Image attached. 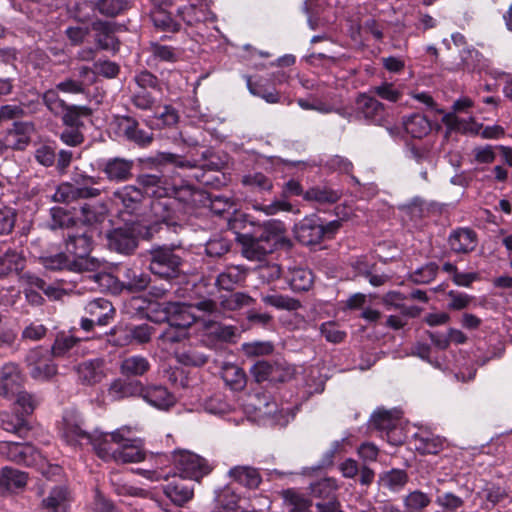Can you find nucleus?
<instances>
[{
	"label": "nucleus",
	"instance_id": "20e7f679",
	"mask_svg": "<svg viewBox=\"0 0 512 512\" xmlns=\"http://www.w3.org/2000/svg\"><path fill=\"white\" fill-rule=\"evenodd\" d=\"M150 271L161 278H174L180 272L182 259L172 247L159 246L150 251Z\"/></svg>",
	"mask_w": 512,
	"mask_h": 512
},
{
	"label": "nucleus",
	"instance_id": "4d7b16f0",
	"mask_svg": "<svg viewBox=\"0 0 512 512\" xmlns=\"http://www.w3.org/2000/svg\"><path fill=\"white\" fill-rule=\"evenodd\" d=\"M124 339H117L115 343L117 345L128 344L130 339L136 340L138 343H146L151 339L152 327L148 324H142L134 326L129 332L123 331Z\"/></svg>",
	"mask_w": 512,
	"mask_h": 512
},
{
	"label": "nucleus",
	"instance_id": "b1692460",
	"mask_svg": "<svg viewBox=\"0 0 512 512\" xmlns=\"http://www.w3.org/2000/svg\"><path fill=\"white\" fill-rule=\"evenodd\" d=\"M91 433L85 431L80 423L72 421L69 416H65L63 419L62 437L69 445H82L84 443L89 444L92 439Z\"/></svg>",
	"mask_w": 512,
	"mask_h": 512
},
{
	"label": "nucleus",
	"instance_id": "1a4fd4ad",
	"mask_svg": "<svg viewBox=\"0 0 512 512\" xmlns=\"http://www.w3.org/2000/svg\"><path fill=\"white\" fill-rule=\"evenodd\" d=\"M23 375L19 366L13 362L6 363L0 369V396L7 399H14L15 393L23 388Z\"/></svg>",
	"mask_w": 512,
	"mask_h": 512
},
{
	"label": "nucleus",
	"instance_id": "ddd939ff",
	"mask_svg": "<svg viewBox=\"0 0 512 512\" xmlns=\"http://www.w3.org/2000/svg\"><path fill=\"white\" fill-rule=\"evenodd\" d=\"M478 243L477 234L470 228H458L453 230L448 237V245L456 254L472 252Z\"/></svg>",
	"mask_w": 512,
	"mask_h": 512
},
{
	"label": "nucleus",
	"instance_id": "0eeeda50",
	"mask_svg": "<svg viewBox=\"0 0 512 512\" xmlns=\"http://www.w3.org/2000/svg\"><path fill=\"white\" fill-rule=\"evenodd\" d=\"M255 381L260 383L284 382L291 378L292 370L277 362H269L265 360L257 361L250 369Z\"/></svg>",
	"mask_w": 512,
	"mask_h": 512
},
{
	"label": "nucleus",
	"instance_id": "4468645a",
	"mask_svg": "<svg viewBox=\"0 0 512 512\" xmlns=\"http://www.w3.org/2000/svg\"><path fill=\"white\" fill-rule=\"evenodd\" d=\"M141 398L146 403L159 410H168L176 403L174 395L162 385H143Z\"/></svg>",
	"mask_w": 512,
	"mask_h": 512
},
{
	"label": "nucleus",
	"instance_id": "412c9836",
	"mask_svg": "<svg viewBox=\"0 0 512 512\" xmlns=\"http://www.w3.org/2000/svg\"><path fill=\"white\" fill-rule=\"evenodd\" d=\"M85 312L98 325H106L114 315V308L110 301L104 298H96L85 306Z\"/></svg>",
	"mask_w": 512,
	"mask_h": 512
},
{
	"label": "nucleus",
	"instance_id": "dca6fc26",
	"mask_svg": "<svg viewBox=\"0 0 512 512\" xmlns=\"http://www.w3.org/2000/svg\"><path fill=\"white\" fill-rule=\"evenodd\" d=\"M237 239L242 244L245 257L250 260H262L267 254L272 253L271 246L265 244L257 235L238 234Z\"/></svg>",
	"mask_w": 512,
	"mask_h": 512
},
{
	"label": "nucleus",
	"instance_id": "4c0bfd02",
	"mask_svg": "<svg viewBox=\"0 0 512 512\" xmlns=\"http://www.w3.org/2000/svg\"><path fill=\"white\" fill-rule=\"evenodd\" d=\"M399 210L405 218L411 221H417L428 215L430 211V204L421 197H414L407 203L399 205Z\"/></svg>",
	"mask_w": 512,
	"mask_h": 512
},
{
	"label": "nucleus",
	"instance_id": "6e6d98bb",
	"mask_svg": "<svg viewBox=\"0 0 512 512\" xmlns=\"http://www.w3.org/2000/svg\"><path fill=\"white\" fill-rule=\"evenodd\" d=\"M151 20L154 26L162 31L177 32L180 25L174 21L167 11L158 7L151 12Z\"/></svg>",
	"mask_w": 512,
	"mask_h": 512
},
{
	"label": "nucleus",
	"instance_id": "f8f14e48",
	"mask_svg": "<svg viewBox=\"0 0 512 512\" xmlns=\"http://www.w3.org/2000/svg\"><path fill=\"white\" fill-rule=\"evenodd\" d=\"M78 380L84 385H95L101 382L106 374L102 359H88L74 367Z\"/></svg>",
	"mask_w": 512,
	"mask_h": 512
},
{
	"label": "nucleus",
	"instance_id": "393cba45",
	"mask_svg": "<svg viewBox=\"0 0 512 512\" xmlns=\"http://www.w3.org/2000/svg\"><path fill=\"white\" fill-rule=\"evenodd\" d=\"M123 133L125 137L141 147L150 145L153 141V133L140 128L139 123L132 117H124Z\"/></svg>",
	"mask_w": 512,
	"mask_h": 512
},
{
	"label": "nucleus",
	"instance_id": "f3484780",
	"mask_svg": "<svg viewBox=\"0 0 512 512\" xmlns=\"http://www.w3.org/2000/svg\"><path fill=\"white\" fill-rule=\"evenodd\" d=\"M33 131L34 125L31 122H14L5 137V145L12 149L22 150L28 145Z\"/></svg>",
	"mask_w": 512,
	"mask_h": 512
},
{
	"label": "nucleus",
	"instance_id": "7c9ffc66",
	"mask_svg": "<svg viewBox=\"0 0 512 512\" xmlns=\"http://www.w3.org/2000/svg\"><path fill=\"white\" fill-rule=\"evenodd\" d=\"M145 457L146 452L142 442L136 439L129 444H125L124 447L117 449L115 462L121 464L138 463L143 461Z\"/></svg>",
	"mask_w": 512,
	"mask_h": 512
},
{
	"label": "nucleus",
	"instance_id": "c03bdc74",
	"mask_svg": "<svg viewBox=\"0 0 512 512\" xmlns=\"http://www.w3.org/2000/svg\"><path fill=\"white\" fill-rule=\"evenodd\" d=\"M462 68L468 71L481 70L486 66V59L475 48L468 47L460 52Z\"/></svg>",
	"mask_w": 512,
	"mask_h": 512
},
{
	"label": "nucleus",
	"instance_id": "2f4dec72",
	"mask_svg": "<svg viewBox=\"0 0 512 512\" xmlns=\"http://www.w3.org/2000/svg\"><path fill=\"white\" fill-rule=\"evenodd\" d=\"M162 200L159 198L151 204V210L156 218L157 223L165 224L166 226H174L177 224L175 211L172 209L173 201L171 198L164 197Z\"/></svg>",
	"mask_w": 512,
	"mask_h": 512
},
{
	"label": "nucleus",
	"instance_id": "72a5a7b5",
	"mask_svg": "<svg viewBox=\"0 0 512 512\" xmlns=\"http://www.w3.org/2000/svg\"><path fill=\"white\" fill-rule=\"evenodd\" d=\"M221 377L231 390L240 391L246 386V374L242 368L233 363H224Z\"/></svg>",
	"mask_w": 512,
	"mask_h": 512
},
{
	"label": "nucleus",
	"instance_id": "c756f323",
	"mask_svg": "<svg viewBox=\"0 0 512 512\" xmlns=\"http://www.w3.org/2000/svg\"><path fill=\"white\" fill-rule=\"evenodd\" d=\"M443 445V440L430 432L421 431L414 435L415 449L421 454H437Z\"/></svg>",
	"mask_w": 512,
	"mask_h": 512
},
{
	"label": "nucleus",
	"instance_id": "5701e85b",
	"mask_svg": "<svg viewBox=\"0 0 512 512\" xmlns=\"http://www.w3.org/2000/svg\"><path fill=\"white\" fill-rule=\"evenodd\" d=\"M120 272L122 274V280L119 284L123 289L129 292H140L146 289L151 281L147 273L137 268L125 267Z\"/></svg>",
	"mask_w": 512,
	"mask_h": 512
},
{
	"label": "nucleus",
	"instance_id": "680f3d73",
	"mask_svg": "<svg viewBox=\"0 0 512 512\" xmlns=\"http://www.w3.org/2000/svg\"><path fill=\"white\" fill-rule=\"evenodd\" d=\"M129 3L126 0H98L95 8L104 16L114 17L127 10Z\"/></svg>",
	"mask_w": 512,
	"mask_h": 512
},
{
	"label": "nucleus",
	"instance_id": "c9c22d12",
	"mask_svg": "<svg viewBox=\"0 0 512 512\" xmlns=\"http://www.w3.org/2000/svg\"><path fill=\"white\" fill-rule=\"evenodd\" d=\"M341 197V192L328 186H314L308 189L303 198L307 201H314L319 204H333Z\"/></svg>",
	"mask_w": 512,
	"mask_h": 512
},
{
	"label": "nucleus",
	"instance_id": "3c124183",
	"mask_svg": "<svg viewBox=\"0 0 512 512\" xmlns=\"http://www.w3.org/2000/svg\"><path fill=\"white\" fill-rule=\"evenodd\" d=\"M297 104L303 110H313L321 114H329L333 112L340 113L333 103L324 101L316 96H310L307 99L299 98L297 100Z\"/></svg>",
	"mask_w": 512,
	"mask_h": 512
},
{
	"label": "nucleus",
	"instance_id": "2eb2a0df",
	"mask_svg": "<svg viewBox=\"0 0 512 512\" xmlns=\"http://www.w3.org/2000/svg\"><path fill=\"white\" fill-rule=\"evenodd\" d=\"M71 497L65 486H55L41 502V512H68Z\"/></svg>",
	"mask_w": 512,
	"mask_h": 512
},
{
	"label": "nucleus",
	"instance_id": "bb28decb",
	"mask_svg": "<svg viewBox=\"0 0 512 512\" xmlns=\"http://www.w3.org/2000/svg\"><path fill=\"white\" fill-rule=\"evenodd\" d=\"M265 244L271 246L272 252L285 237V226L279 220H269L262 225L261 233L257 235Z\"/></svg>",
	"mask_w": 512,
	"mask_h": 512
},
{
	"label": "nucleus",
	"instance_id": "6ab92c4d",
	"mask_svg": "<svg viewBox=\"0 0 512 512\" xmlns=\"http://www.w3.org/2000/svg\"><path fill=\"white\" fill-rule=\"evenodd\" d=\"M163 492L175 505L182 506L192 499L194 489L191 483L180 477L165 485Z\"/></svg>",
	"mask_w": 512,
	"mask_h": 512
},
{
	"label": "nucleus",
	"instance_id": "423d86ee",
	"mask_svg": "<svg viewBox=\"0 0 512 512\" xmlns=\"http://www.w3.org/2000/svg\"><path fill=\"white\" fill-rule=\"evenodd\" d=\"M248 408L255 410V418L271 419L275 424L285 426L293 415L288 409H278L277 403L266 393H258L251 397Z\"/></svg>",
	"mask_w": 512,
	"mask_h": 512
},
{
	"label": "nucleus",
	"instance_id": "9d476101",
	"mask_svg": "<svg viewBox=\"0 0 512 512\" xmlns=\"http://www.w3.org/2000/svg\"><path fill=\"white\" fill-rule=\"evenodd\" d=\"M298 240L305 245H314L324 238L323 223L316 215L305 217L296 226Z\"/></svg>",
	"mask_w": 512,
	"mask_h": 512
},
{
	"label": "nucleus",
	"instance_id": "37998d69",
	"mask_svg": "<svg viewBox=\"0 0 512 512\" xmlns=\"http://www.w3.org/2000/svg\"><path fill=\"white\" fill-rule=\"evenodd\" d=\"M404 128L413 138H422L431 129L428 119L421 114H413L404 121Z\"/></svg>",
	"mask_w": 512,
	"mask_h": 512
},
{
	"label": "nucleus",
	"instance_id": "58836bf2",
	"mask_svg": "<svg viewBox=\"0 0 512 512\" xmlns=\"http://www.w3.org/2000/svg\"><path fill=\"white\" fill-rule=\"evenodd\" d=\"M245 277L246 272L242 267L228 266L218 275L216 285L221 289L230 291L235 287V285L242 282Z\"/></svg>",
	"mask_w": 512,
	"mask_h": 512
},
{
	"label": "nucleus",
	"instance_id": "aec40b11",
	"mask_svg": "<svg viewBox=\"0 0 512 512\" xmlns=\"http://www.w3.org/2000/svg\"><path fill=\"white\" fill-rule=\"evenodd\" d=\"M358 112L367 120L373 123H380L384 119V105L377 99L361 94L356 100Z\"/></svg>",
	"mask_w": 512,
	"mask_h": 512
},
{
	"label": "nucleus",
	"instance_id": "6e6552de",
	"mask_svg": "<svg viewBox=\"0 0 512 512\" xmlns=\"http://www.w3.org/2000/svg\"><path fill=\"white\" fill-rule=\"evenodd\" d=\"M98 169L102 171L108 180L113 182H125L132 177L133 160L113 157L98 161Z\"/></svg>",
	"mask_w": 512,
	"mask_h": 512
},
{
	"label": "nucleus",
	"instance_id": "774afa93",
	"mask_svg": "<svg viewBox=\"0 0 512 512\" xmlns=\"http://www.w3.org/2000/svg\"><path fill=\"white\" fill-rule=\"evenodd\" d=\"M321 335L330 343H341L347 334L341 330L337 323L333 321L324 322L319 327Z\"/></svg>",
	"mask_w": 512,
	"mask_h": 512
},
{
	"label": "nucleus",
	"instance_id": "f03ea898",
	"mask_svg": "<svg viewBox=\"0 0 512 512\" xmlns=\"http://www.w3.org/2000/svg\"><path fill=\"white\" fill-rule=\"evenodd\" d=\"M92 243V235L87 226L77 227L75 231L67 233L66 250L74 256L71 262V271H96L100 268V261L89 257Z\"/></svg>",
	"mask_w": 512,
	"mask_h": 512
},
{
	"label": "nucleus",
	"instance_id": "8fccbe9b",
	"mask_svg": "<svg viewBox=\"0 0 512 512\" xmlns=\"http://www.w3.org/2000/svg\"><path fill=\"white\" fill-rule=\"evenodd\" d=\"M430 503V497L420 490L410 492L403 499L406 512H422Z\"/></svg>",
	"mask_w": 512,
	"mask_h": 512
},
{
	"label": "nucleus",
	"instance_id": "0e129e2a",
	"mask_svg": "<svg viewBox=\"0 0 512 512\" xmlns=\"http://www.w3.org/2000/svg\"><path fill=\"white\" fill-rule=\"evenodd\" d=\"M438 265L434 262H429L410 274V279L416 284H428L433 281L438 273Z\"/></svg>",
	"mask_w": 512,
	"mask_h": 512
},
{
	"label": "nucleus",
	"instance_id": "a878e982",
	"mask_svg": "<svg viewBox=\"0 0 512 512\" xmlns=\"http://www.w3.org/2000/svg\"><path fill=\"white\" fill-rule=\"evenodd\" d=\"M230 478L249 489H255L262 481L259 471L251 466H235L228 472Z\"/></svg>",
	"mask_w": 512,
	"mask_h": 512
},
{
	"label": "nucleus",
	"instance_id": "473e14b6",
	"mask_svg": "<svg viewBox=\"0 0 512 512\" xmlns=\"http://www.w3.org/2000/svg\"><path fill=\"white\" fill-rule=\"evenodd\" d=\"M89 444L93 446L98 457L104 461L115 462L117 449L113 447L112 444L114 443L111 441L109 434L95 432Z\"/></svg>",
	"mask_w": 512,
	"mask_h": 512
},
{
	"label": "nucleus",
	"instance_id": "5fc2aeb1",
	"mask_svg": "<svg viewBox=\"0 0 512 512\" xmlns=\"http://www.w3.org/2000/svg\"><path fill=\"white\" fill-rule=\"evenodd\" d=\"M337 488L338 486L336 481L331 478H323L310 484L311 495L319 498L320 500H326L335 497Z\"/></svg>",
	"mask_w": 512,
	"mask_h": 512
},
{
	"label": "nucleus",
	"instance_id": "e433bc0d",
	"mask_svg": "<svg viewBox=\"0 0 512 512\" xmlns=\"http://www.w3.org/2000/svg\"><path fill=\"white\" fill-rule=\"evenodd\" d=\"M28 476L25 472L4 467L0 472V493L14 488H22L27 483Z\"/></svg>",
	"mask_w": 512,
	"mask_h": 512
},
{
	"label": "nucleus",
	"instance_id": "39448f33",
	"mask_svg": "<svg viewBox=\"0 0 512 512\" xmlns=\"http://www.w3.org/2000/svg\"><path fill=\"white\" fill-rule=\"evenodd\" d=\"M173 462L181 478L199 481L211 472L207 461L190 451L175 452Z\"/></svg>",
	"mask_w": 512,
	"mask_h": 512
},
{
	"label": "nucleus",
	"instance_id": "79ce46f5",
	"mask_svg": "<svg viewBox=\"0 0 512 512\" xmlns=\"http://www.w3.org/2000/svg\"><path fill=\"white\" fill-rule=\"evenodd\" d=\"M24 267V257L15 250H8L0 255V277L11 272H18Z\"/></svg>",
	"mask_w": 512,
	"mask_h": 512
},
{
	"label": "nucleus",
	"instance_id": "9b49d317",
	"mask_svg": "<svg viewBox=\"0 0 512 512\" xmlns=\"http://www.w3.org/2000/svg\"><path fill=\"white\" fill-rule=\"evenodd\" d=\"M143 199L142 190L133 185L123 186L113 193L114 203L121 205L123 211L128 214L136 213L140 209Z\"/></svg>",
	"mask_w": 512,
	"mask_h": 512
},
{
	"label": "nucleus",
	"instance_id": "09e8293b",
	"mask_svg": "<svg viewBox=\"0 0 512 512\" xmlns=\"http://www.w3.org/2000/svg\"><path fill=\"white\" fill-rule=\"evenodd\" d=\"M399 419V411L378 409L371 416V423L377 429L390 430L395 427Z\"/></svg>",
	"mask_w": 512,
	"mask_h": 512
},
{
	"label": "nucleus",
	"instance_id": "bf43d9fd",
	"mask_svg": "<svg viewBox=\"0 0 512 512\" xmlns=\"http://www.w3.org/2000/svg\"><path fill=\"white\" fill-rule=\"evenodd\" d=\"M285 507L286 512H313L310 500L290 490L285 493Z\"/></svg>",
	"mask_w": 512,
	"mask_h": 512
},
{
	"label": "nucleus",
	"instance_id": "f704fd0d",
	"mask_svg": "<svg viewBox=\"0 0 512 512\" xmlns=\"http://www.w3.org/2000/svg\"><path fill=\"white\" fill-rule=\"evenodd\" d=\"M177 13L187 25H194L212 19L211 11L203 5L190 4L179 7Z\"/></svg>",
	"mask_w": 512,
	"mask_h": 512
},
{
	"label": "nucleus",
	"instance_id": "13d9d810",
	"mask_svg": "<svg viewBox=\"0 0 512 512\" xmlns=\"http://www.w3.org/2000/svg\"><path fill=\"white\" fill-rule=\"evenodd\" d=\"M203 408L210 414L222 416L232 410V405L226 401L224 395L218 393L207 398L203 403Z\"/></svg>",
	"mask_w": 512,
	"mask_h": 512
},
{
	"label": "nucleus",
	"instance_id": "69168bd1",
	"mask_svg": "<svg viewBox=\"0 0 512 512\" xmlns=\"http://www.w3.org/2000/svg\"><path fill=\"white\" fill-rule=\"evenodd\" d=\"M51 214V229L70 228L75 224L73 217L68 211L61 207H53L50 209Z\"/></svg>",
	"mask_w": 512,
	"mask_h": 512
},
{
	"label": "nucleus",
	"instance_id": "a18cd8bd",
	"mask_svg": "<svg viewBox=\"0 0 512 512\" xmlns=\"http://www.w3.org/2000/svg\"><path fill=\"white\" fill-rule=\"evenodd\" d=\"M261 300L268 306L276 309L294 311L301 307L298 300L278 293L261 294Z\"/></svg>",
	"mask_w": 512,
	"mask_h": 512
},
{
	"label": "nucleus",
	"instance_id": "de8ad7c7",
	"mask_svg": "<svg viewBox=\"0 0 512 512\" xmlns=\"http://www.w3.org/2000/svg\"><path fill=\"white\" fill-rule=\"evenodd\" d=\"M179 115L175 108L170 105L162 107L161 111L155 113L147 122L151 127L163 128L175 125L178 122Z\"/></svg>",
	"mask_w": 512,
	"mask_h": 512
},
{
	"label": "nucleus",
	"instance_id": "a211bd4d",
	"mask_svg": "<svg viewBox=\"0 0 512 512\" xmlns=\"http://www.w3.org/2000/svg\"><path fill=\"white\" fill-rule=\"evenodd\" d=\"M143 391V384L138 380L117 378L113 380L108 388V395L112 400L140 396Z\"/></svg>",
	"mask_w": 512,
	"mask_h": 512
},
{
	"label": "nucleus",
	"instance_id": "ea45409f",
	"mask_svg": "<svg viewBox=\"0 0 512 512\" xmlns=\"http://www.w3.org/2000/svg\"><path fill=\"white\" fill-rule=\"evenodd\" d=\"M17 455L18 460H16V463L38 467L42 470V473L45 474L43 470L45 467V459L33 445L22 443Z\"/></svg>",
	"mask_w": 512,
	"mask_h": 512
},
{
	"label": "nucleus",
	"instance_id": "4be33fe9",
	"mask_svg": "<svg viewBox=\"0 0 512 512\" xmlns=\"http://www.w3.org/2000/svg\"><path fill=\"white\" fill-rule=\"evenodd\" d=\"M108 246L119 253L128 254L136 247V239L131 230L116 228L108 236Z\"/></svg>",
	"mask_w": 512,
	"mask_h": 512
},
{
	"label": "nucleus",
	"instance_id": "864d4df0",
	"mask_svg": "<svg viewBox=\"0 0 512 512\" xmlns=\"http://www.w3.org/2000/svg\"><path fill=\"white\" fill-rule=\"evenodd\" d=\"M254 302L255 300L249 295L242 292H236L223 297L220 303L224 310L236 311L244 307H250Z\"/></svg>",
	"mask_w": 512,
	"mask_h": 512
},
{
	"label": "nucleus",
	"instance_id": "a19ab883",
	"mask_svg": "<svg viewBox=\"0 0 512 512\" xmlns=\"http://www.w3.org/2000/svg\"><path fill=\"white\" fill-rule=\"evenodd\" d=\"M80 338L71 334V332H60L57 334L51 347L52 355L63 357L68 354L78 343Z\"/></svg>",
	"mask_w": 512,
	"mask_h": 512
},
{
	"label": "nucleus",
	"instance_id": "603ef678",
	"mask_svg": "<svg viewBox=\"0 0 512 512\" xmlns=\"http://www.w3.org/2000/svg\"><path fill=\"white\" fill-rule=\"evenodd\" d=\"M155 164H172L180 169H192L197 166L196 161L187 160L177 154L171 152H158L153 158Z\"/></svg>",
	"mask_w": 512,
	"mask_h": 512
},
{
	"label": "nucleus",
	"instance_id": "49530a36",
	"mask_svg": "<svg viewBox=\"0 0 512 512\" xmlns=\"http://www.w3.org/2000/svg\"><path fill=\"white\" fill-rule=\"evenodd\" d=\"M290 287L294 291H307L313 283V274L308 269L296 268L288 277Z\"/></svg>",
	"mask_w": 512,
	"mask_h": 512
},
{
	"label": "nucleus",
	"instance_id": "e2e57ef3",
	"mask_svg": "<svg viewBox=\"0 0 512 512\" xmlns=\"http://www.w3.org/2000/svg\"><path fill=\"white\" fill-rule=\"evenodd\" d=\"M62 113V120L64 124L69 127H77L80 125L81 117L91 115V109L87 106L66 105V108Z\"/></svg>",
	"mask_w": 512,
	"mask_h": 512
},
{
	"label": "nucleus",
	"instance_id": "7ed1b4c3",
	"mask_svg": "<svg viewBox=\"0 0 512 512\" xmlns=\"http://www.w3.org/2000/svg\"><path fill=\"white\" fill-rule=\"evenodd\" d=\"M137 181L145 189V193L156 198L168 197L189 202L195 193L190 185L167 187L162 177L154 174L140 175Z\"/></svg>",
	"mask_w": 512,
	"mask_h": 512
},
{
	"label": "nucleus",
	"instance_id": "052dcab7",
	"mask_svg": "<svg viewBox=\"0 0 512 512\" xmlns=\"http://www.w3.org/2000/svg\"><path fill=\"white\" fill-rule=\"evenodd\" d=\"M408 476L404 470L392 469L381 475L380 481L384 487L398 491L407 483Z\"/></svg>",
	"mask_w": 512,
	"mask_h": 512
},
{
	"label": "nucleus",
	"instance_id": "c85d7f7f",
	"mask_svg": "<svg viewBox=\"0 0 512 512\" xmlns=\"http://www.w3.org/2000/svg\"><path fill=\"white\" fill-rule=\"evenodd\" d=\"M93 29L98 32L97 43L105 50L116 51L119 48V42L114 37L115 24L107 21H98L93 24Z\"/></svg>",
	"mask_w": 512,
	"mask_h": 512
},
{
	"label": "nucleus",
	"instance_id": "cd10ccee",
	"mask_svg": "<svg viewBox=\"0 0 512 512\" xmlns=\"http://www.w3.org/2000/svg\"><path fill=\"white\" fill-rule=\"evenodd\" d=\"M151 368L149 360L141 355H132L121 361L120 372L126 377H141Z\"/></svg>",
	"mask_w": 512,
	"mask_h": 512
},
{
	"label": "nucleus",
	"instance_id": "f257e3e1",
	"mask_svg": "<svg viewBox=\"0 0 512 512\" xmlns=\"http://www.w3.org/2000/svg\"><path fill=\"white\" fill-rule=\"evenodd\" d=\"M150 312H155V317L150 318L155 322H168L171 327L186 331L197 319L194 310L204 314L214 315L217 312V304L211 299H203L194 304L180 302L149 303Z\"/></svg>",
	"mask_w": 512,
	"mask_h": 512
},
{
	"label": "nucleus",
	"instance_id": "338daca9",
	"mask_svg": "<svg viewBox=\"0 0 512 512\" xmlns=\"http://www.w3.org/2000/svg\"><path fill=\"white\" fill-rule=\"evenodd\" d=\"M244 186L256 189L258 191H269L273 187L272 181L260 172L247 174L241 180Z\"/></svg>",
	"mask_w": 512,
	"mask_h": 512
}]
</instances>
